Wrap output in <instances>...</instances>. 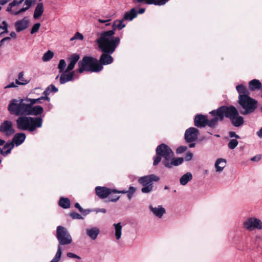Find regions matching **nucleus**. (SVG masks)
<instances>
[{
	"label": "nucleus",
	"mask_w": 262,
	"mask_h": 262,
	"mask_svg": "<svg viewBox=\"0 0 262 262\" xmlns=\"http://www.w3.org/2000/svg\"><path fill=\"white\" fill-rule=\"evenodd\" d=\"M113 31H104L99 34V37L96 40L99 50L103 53L99 59V64L106 65L113 61L111 56L120 42V37L112 38Z\"/></svg>",
	"instance_id": "nucleus-1"
},
{
	"label": "nucleus",
	"mask_w": 262,
	"mask_h": 262,
	"mask_svg": "<svg viewBox=\"0 0 262 262\" xmlns=\"http://www.w3.org/2000/svg\"><path fill=\"white\" fill-rule=\"evenodd\" d=\"M26 116H19L16 120V127L18 129L33 132L37 128L42 126V119L41 118Z\"/></svg>",
	"instance_id": "nucleus-2"
},
{
	"label": "nucleus",
	"mask_w": 262,
	"mask_h": 262,
	"mask_svg": "<svg viewBox=\"0 0 262 262\" xmlns=\"http://www.w3.org/2000/svg\"><path fill=\"white\" fill-rule=\"evenodd\" d=\"M56 236L59 242V245L56 253L50 262H58L61 256V246L69 245L72 242V237L70 233L65 227L61 226H58L57 227Z\"/></svg>",
	"instance_id": "nucleus-3"
},
{
	"label": "nucleus",
	"mask_w": 262,
	"mask_h": 262,
	"mask_svg": "<svg viewBox=\"0 0 262 262\" xmlns=\"http://www.w3.org/2000/svg\"><path fill=\"white\" fill-rule=\"evenodd\" d=\"M28 101L27 98H16L11 100L8 105V110L10 114L19 116L26 115Z\"/></svg>",
	"instance_id": "nucleus-4"
},
{
	"label": "nucleus",
	"mask_w": 262,
	"mask_h": 262,
	"mask_svg": "<svg viewBox=\"0 0 262 262\" xmlns=\"http://www.w3.org/2000/svg\"><path fill=\"white\" fill-rule=\"evenodd\" d=\"M238 109L243 115H248L253 113L257 107V101L250 97L241 96L238 99Z\"/></svg>",
	"instance_id": "nucleus-5"
},
{
	"label": "nucleus",
	"mask_w": 262,
	"mask_h": 262,
	"mask_svg": "<svg viewBox=\"0 0 262 262\" xmlns=\"http://www.w3.org/2000/svg\"><path fill=\"white\" fill-rule=\"evenodd\" d=\"M79 69L78 71L80 73L84 71L91 72H98L103 69V66L99 64L96 58L85 56L78 63Z\"/></svg>",
	"instance_id": "nucleus-6"
},
{
	"label": "nucleus",
	"mask_w": 262,
	"mask_h": 262,
	"mask_svg": "<svg viewBox=\"0 0 262 262\" xmlns=\"http://www.w3.org/2000/svg\"><path fill=\"white\" fill-rule=\"evenodd\" d=\"M95 191L97 195L100 199L106 198L112 193H117L123 194L127 193V197L128 199L130 200L136 191V188L133 186H129L128 190L118 191L116 189H111L105 187L97 186L95 188Z\"/></svg>",
	"instance_id": "nucleus-7"
},
{
	"label": "nucleus",
	"mask_w": 262,
	"mask_h": 262,
	"mask_svg": "<svg viewBox=\"0 0 262 262\" xmlns=\"http://www.w3.org/2000/svg\"><path fill=\"white\" fill-rule=\"evenodd\" d=\"M224 113L225 117L230 119L233 126L240 127L244 124V118L239 115L237 109L234 106H225Z\"/></svg>",
	"instance_id": "nucleus-8"
},
{
	"label": "nucleus",
	"mask_w": 262,
	"mask_h": 262,
	"mask_svg": "<svg viewBox=\"0 0 262 262\" xmlns=\"http://www.w3.org/2000/svg\"><path fill=\"white\" fill-rule=\"evenodd\" d=\"M157 156L154 158V165H157L161 160V158H164V161H169L172 159L174 153L171 148L165 144H161L156 148Z\"/></svg>",
	"instance_id": "nucleus-9"
},
{
	"label": "nucleus",
	"mask_w": 262,
	"mask_h": 262,
	"mask_svg": "<svg viewBox=\"0 0 262 262\" xmlns=\"http://www.w3.org/2000/svg\"><path fill=\"white\" fill-rule=\"evenodd\" d=\"M159 180V177L154 174L139 178L138 182L143 186L141 192L143 193L151 192L153 190V182H158Z\"/></svg>",
	"instance_id": "nucleus-10"
},
{
	"label": "nucleus",
	"mask_w": 262,
	"mask_h": 262,
	"mask_svg": "<svg viewBox=\"0 0 262 262\" xmlns=\"http://www.w3.org/2000/svg\"><path fill=\"white\" fill-rule=\"evenodd\" d=\"M224 109L225 106H222L216 110L211 111L209 113L213 117L210 120L207 119V125L212 128L215 127L217 124V122L224 119L225 117Z\"/></svg>",
	"instance_id": "nucleus-11"
},
{
	"label": "nucleus",
	"mask_w": 262,
	"mask_h": 262,
	"mask_svg": "<svg viewBox=\"0 0 262 262\" xmlns=\"http://www.w3.org/2000/svg\"><path fill=\"white\" fill-rule=\"evenodd\" d=\"M243 228L248 231L262 230V221L255 217H249L243 223Z\"/></svg>",
	"instance_id": "nucleus-12"
},
{
	"label": "nucleus",
	"mask_w": 262,
	"mask_h": 262,
	"mask_svg": "<svg viewBox=\"0 0 262 262\" xmlns=\"http://www.w3.org/2000/svg\"><path fill=\"white\" fill-rule=\"evenodd\" d=\"M15 130L13 126V122L9 120H5L0 125V132L6 136H9L14 134Z\"/></svg>",
	"instance_id": "nucleus-13"
},
{
	"label": "nucleus",
	"mask_w": 262,
	"mask_h": 262,
	"mask_svg": "<svg viewBox=\"0 0 262 262\" xmlns=\"http://www.w3.org/2000/svg\"><path fill=\"white\" fill-rule=\"evenodd\" d=\"M199 130L195 127H190L187 129L185 133V139L188 143L195 141L198 138Z\"/></svg>",
	"instance_id": "nucleus-14"
},
{
	"label": "nucleus",
	"mask_w": 262,
	"mask_h": 262,
	"mask_svg": "<svg viewBox=\"0 0 262 262\" xmlns=\"http://www.w3.org/2000/svg\"><path fill=\"white\" fill-rule=\"evenodd\" d=\"M148 208L152 214L158 219H161L163 215L166 213V210L162 205L154 206L150 205Z\"/></svg>",
	"instance_id": "nucleus-15"
},
{
	"label": "nucleus",
	"mask_w": 262,
	"mask_h": 262,
	"mask_svg": "<svg viewBox=\"0 0 262 262\" xmlns=\"http://www.w3.org/2000/svg\"><path fill=\"white\" fill-rule=\"evenodd\" d=\"M33 105V104H30V103H28V106L26 115L37 116L43 113V110L41 106L37 105L32 106Z\"/></svg>",
	"instance_id": "nucleus-16"
},
{
	"label": "nucleus",
	"mask_w": 262,
	"mask_h": 262,
	"mask_svg": "<svg viewBox=\"0 0 262 262\" xmlns=\"http://www.w3.org/2000/svg\"><path fill=\"white\" fill-rule=\"evenodd\" d=\"M75 72V71L66 72V70L64 72L61 74L59 79L60 83L63 84L68 81H73L74 79Z\"/></svg>",
	"instance_id": "nucleus-17"
},
{
	"label": "nucleus",
	"mask_w": 262,
	"mask_h": 262,
	"mask_svg": "<svg viewBox=\"0 0 262 262\" xmlns=\"http://www.w3.org/2000/svg\"><path fill=\"white\" fill-rule=\"evenodd\" d=\"M29 24V19L27 17H24L22 19L17 21L15 23V27L17 32H19L26 29Z\"/></svg>",
	"instance_id": "nucleus-18"
},
{
	"label": "nucleus",
	"mask_w": 262,
	"mask_h": 262,
	"mask_svg": "<svg viewBox=\"0 0 262 262\" xmlns=\"http://www.w3.org/2000/svg\"><path fill=\"white\" fill-rule=\"evenodd\" d=\"M207 118L206 116L199 114L197 115L194 119L195 126L199 127H203L207 125Z\"/></svg>",
	"instance_id": "nucleus-19"
},
{
	"label": "nucleus",
	"mask_w": 262,
	"mask_h": 262,
	"mask_svg": "<svg viewBox=\"0 0 262 262\" xmlns=\"http://www.w3.org/2000/svg\"><path fill=\"white\" fill-rule=\"evenodd\" d=\"M79 55L76 54H72L70 57H69L68 59V61H69V63L66 69V72L71 71L74 69L76 63L79 60Z\"/></svg>",
	"instance_id": "nucleus-20"
},
{
	"label": "nucleus",
	"mask_w": 262,
	"mask_h": 262,
	"mask_svg": "<svg viewBox=\"0 0 262 262\" xmlns=\"http://www.w3.org/2000/svg\"><path fill=\"white\" fill-rule=\"evenodd\" d=\"M124 21V20H123V18L122 19H116L114 21V22L112 24V29H113L107 31H113L114 34L112 36V38L119 37L118 36H116V37L114 36V35L115 33V31L117 29L118 30H121L126 26V24L123 23Z\"/></svg>",
	"instance_id": "nucleus-21"
},
{
	"label": "nucleus",
	"mask_w": 262,
	"mask_h": 262,
	"mask_svg": "<svg viewBox=\"0 0 262 262\" xmlns=\"http://www.w3.org/2000/svg\"><path fill=\"white\" fill-rule=\"evenodd\" d=\"M113 227L114 229L113 232L114 233L115 238L117 241H119L122 236V226L121 223L120 222L114 223L113 225Z\"/></svg>",
	"instance_id": "nucleus-22"
},
{
	"label": "nucleus",
	"mask_w": 262,
	"mask_h": 262,
	"mask_svg": "<svg viewBox=\"0 0 262 262\" xmlns=\"http://www.w3.org/2000/svg\"><path fill=\"white\" fill-rule=\"evenodd\" d=\"M227 161L223 158H218L214 164L215 171L217 172L220 173L223 171L224 168L226 167Z\"/></svg>",
	"instance_id": "nucleus-23"
},
{
	"label": "nucleus",
	"mask_w": 262,
	"mask_h": 262,
	"mask_svg": "<svg viewBox=\"0 0 262 262\" xmlns=\"http://www.w3.org/2000/svg\"><path fill=\"white\" fill-rule=\"evenodd\" d=\"M100 233V229L96 227L87 228L86 229V235L92 239L95 240L97 238Z\"/></svg>",
	"instance_id": "nucleus-24"
},
{
	"label": "nucleus",
	"mask_w": 262,
	"mask_h": 262,
	"mask_svg": "<svg viewBox=\"0 0 262 262\" xmlns=\"http://www.w3.org/2000/svg\"><path fill=\"white\" fill-rule=\"evenodd\" d=\"M26 138V136L25 133H16L13 137L12 142L14 143V144H15L16 146H17L21 144L24 142Z\"/></svg>",
	"instance_id": "nucleus-25"
},
{
	"label": "nucleus",
	"mask_w": 262,
	"mask_h": 262,
	"mask_svg": "<svg viewBox=\"0 0 262 262\" xmlns=\"http://www.w3.org/2000/svg\"><path fill=\"white\" fill-rule=\"evenodd\" d=\"M249 89L251 91H254L261 89L262 84L258 79H253L249 82Z\"/></svg>",
	"instance_id": "nucleus-26"
},
{
	"label": "nucleus",
	"mask_w": 262,
	"mask_h": 262,
	"mask_svg": "<svg viewBox=\"0 0 262 262\" xmlns=\"http://www.w3.org/2000/svg\"><path fill=\"white\" fill-rule=\"evenodd\" d=\"M33 3V2L31 1V0H25L23 7L17 11H13L12 12L13 15H18L27 11L31 7Z\"/></svg>",
	"instance_id": "nucleus-27"
},
{
	"label": "nucleus",
	"mask_w": 262,
	"mask_h": 262,
	"mask_svg": "<svg viewBox=\"0 0 262 262\" xmlns=\"http://www.w3.org/2000/svg\"><path fill=\"white\" fill-rule=\"evenodd\" d=\"M236 90L238 93V99L241 96H247L249 95V92L243 84H238L236 86Z\"/></svg>",
	"instance_id": "nucleus-28"
},
{
	"label": "nucleus",
	"mask_w": 262,
	"mask_h": 262,
	"mask_svg": "<svg viewBox=\"0 0 262 262\" xmlns=\"http://www.w3.org/2000/svg\"><path fill=\"white\" fill-rule=\"evenodd\" d=\"M184 161L183 158H177L174 159H172L170 163H169L168 161H163V164L164 166L167 168H171L172 165L174 166H178L181 164Z\"/></svg>",
	"instance_id": "nucleus-29"
},
{
	"label": "nucleus",
	"mask_w": 262,
	"mask_h": 262,
	"mask_svg": "<svg viewBox=\"0 0 262 262\" xmlns=\"http://www.w3.org/2000/svg\"><path fill=\"white\" fill-rule=\"evenodd\" d=\"M43 11L44 7L43 4L42 3H38L34 10L33 17L35 19L39 18L42 14Z\"/></svg>",
	"instance_id": "nucleus-30"
},
{
	"label": "nucleus",
	"mask_w": 262,
	"mask_h": 262,
	"mask_svg": "<svg viewBox=\"0 0 262 262\" xmlns=\"http://www.w3.org/2000/svg\"><path fill=\"white\" fill-rule=\"evenodd\" d=\"M137 16V12L135 8L132 9L129 12H126L123 16V20H132L134 18Z\"/></svg>",
	"instance_id": "nucleus-31"
},
{
	"label": "nucleus",
	"mask_w": 262,
	"mask_h": 262,
	"mask_svg": "<svg viewBox=\"0 0 262 262\" xmlns=\"http://www.w3.org/2000/svg\"><path fill=\"white\" fill-rule=\"evenodd\" d=\"M139 3L145 2L148 5L154 4L155 5L162 6L165 4L169 0H137Z\"/></svg>",
	"instance_id": "nucleus-32"
},
{
	"label": "nucleus",
	"mask_w": 262,
	"mask_h": 262,
	"mask_svg": "<svg viewBox=\"0 0 262 262\" xmlns=\"http://www.w3.org/2000/svg\"><path fill=\"white\" fill-rule=\"evenodd\" d=\"M192 179L191 173L188 172L183 175L180 179V183L182 185H186L189 181Z\"/></svg>",
	"instance_id": "nucleus-33"
},
{
	"label": "nucleus",
	"mask_w": 262,
	"mask_h": 262,
	"mask_svg": "<svg viewBox=\"0 0 262 262\" xmlns=\"http://www.w3.org/2000/svg\"><path fill=\"white\" fill-rule=\"evenodd\" d=\"M29 81V80L26 79L24 78V72H21L18 74V79H16L15 83L16 84L19 85H24L28 84Z\"/></svg>",
	"instance_id": "nucleus-34"
},
{
	"label": "nucleus",
	"mask_w": 262,
	"mask_h": 262,
	"mask_svg": "<svg viewBox=\"0 0 262 262\" xmlns=\"http://www.w3.org/2000/svg\"><path fill=\"white\" fill-rule=\"evenodd\" d=\"M28 103L30 104H34L35 103H41L42 100L47 101L48 102H50V99L48 96H41L37 99H31L27 98Z\"/></svg>",
	"instance_id": "nucleus-35"
},
{
	"label": "nucleus",
	"mask_w": 262,
	"mask_h": 262,
	"mask_svg": "<svg viewBox=\"0 0 262 262\" xmlns=\"http://www.w3.org/2000/svg\"><path fill=\"white\" fill-rule=\"evenodd\" d=\"M58 204L64 209H68L70 207V200L67 198H61L59 201Z\"/></svg>",
	"instance_id": "nucleus-36"
},
{
	"label": "nucleus",
	"mask_w": 262,
	"mask_h": 262,
	"mask_svg": "<svg viewBox=\"0 0 262 262\" xmlns=\"http://www.w3.org/2000/svg\"><path fill=\"white\" fill-rule=\"evenodd\" d=\"M53 56L54 53L49 50L43 54L42 59L43 61H48L53 58Z\"/></svg>",
	"instance_id": "nucleus-37"
},
{
	"label": "nucleus",
	"mask_w": 262,
	"mask_h": 262,
	"mask_svg": "<svg viewBox=\"0 0 262 262\" xmlns=\"http://www.w3.org/2000/svg\"><path fill=\"white\" fill-rule=\"evenodd\" d=\"M3 26H0V36L3 34L8 33V24L6 21L2 22Z\"/></svg>",
	"instance_id": "nucleus-38"
},
{
	"label": "nucleus",
	"mask_w": 262,
	"mask_h": 262,
	"mask_svg": "<svg viewBox=\"0 0 262 262\" xmlns=\"http://www.w3.org/2000/svg\"><path fill=\"white\" fill-rule=\"evenodd\" d=\"M66 66V63L64 59H60L59 60L58 65V69L59 70V73H62V72H64V69Z\"/></svg>",
	"instance_id": "nucleus-39"
},
{
	"label": "nucleus",
	"mask_w": 262,
	"mask_h": 262,
	"mask_svg": "<svg viewBox=\"0 0 262 262\" xmlns=\"http://www.w3.org/2000/svg\"><path fill=\"white\" fill-rule=\"evenodd\" d=\"M238 144V141L236 139H233L229 141L228 147L230 149H233L237 146Z\"/></svg>",
	"instance_id": "nucleus-40"
},
{
	"label": "nucleus",
	"mask_w": 262,
	"mask_h": 262,
	"mask_svg": "<svg viewBox=\"0 0 262 262\" xmlns=\"http://www.w3.org/2000/svg\"><path fill=\"white\" fill-rule=\"evenodd\" d=\"M75 39H79V40H83V35L79 33V32H77L74 35L73 37H72L70 39L71 41H73Z\"/></svg>",
	"instance_id": "nucleus-41"
},
{
	"label": "nucleus",
	"mask_w": 262,
	"mask_h": 262,
	"mask_svg": "<svg viewBox=\"0 0 262 262\" xmlns=\"http://www.w3.org/2000/svg\"><path fill=\"white\" fill-rule=\"evenodd\" d=\"M14 146V143L12 141H9L6 143L3 147L4 149H10L11 150Z\"/></svg>",
	"instance_id": "nucleus-42"
},
{
	"label": "nucleus",
	"mask_w": 262,
	"mask_h": 262,
	"mask_svg": "<svg viewBox=\"0 0 262 262\" xmlns=\"http://www.w3.org/2000/svg\"><path fill=\"white\" fill-rule=\"evenodd\" d=\"M40 26V24L39 23L34 24L31 29V33L32 34L37 32L39 30Z\"/></svg>",
	"instance_id": "nucleus-43"
},
{
	"label": "nucleus",
	"mask_w": 262,
	"mask_h": 262,
	"mask_svg": "<svg viewBox=\"0 0 262 262\" xmlns=\"http://www.w3.org/2000/svg\"><path fill=\"white\" fill-rule=\"evenodd\" d=\"M187 149V147L186 146H180L176 150V153L180 154L185 151Z\"/></svg>",
	"instance_id": "nucleus-44"
},
{
	"label": "nucleus",
	"mask_w": 262,
	"mask_h": 262,
	"mask_svg": "<svg viewBox=\"0 0 262 262\" xmlns=\"http://www.w3.org/2000/svg\"><path fill=\"white\" fill-rule=\"evenodd\" d=\"M70 216L73 219H83V217L80 214L74 212L70 213Z\"/></svg>",
	"instance_id": "nucleus-45"
},
{
	"label": "nucleus",
	"mask_w": 262,
	"mask_h": 262,
	"mask_svg": "<svg viewBox=\"0 0 262 262\" xmlns=\"http://www.w3.org/2000/svg\"><path fill=\"white\" fill-rule=\"evenodd\" d=\"M67 255L69 258H77L78 259H81V257L80 256L72 252L67 253Z\"/></svg>",
	"instance_id": "nucleus-46"
},
{
	"label": "nucleus",
	"mask_w": 262,
	"mask_h": 262,
	"mask_svg": "<svg viewBox=\"0 0 262 262\" xmlns=\"http://www.w3.org/2000/svg\"><path fill=\"white\" fill-rule=\"evenodd\" d=\"M17 84H16L15 82H12L10 83L9 84L7 85L4 87V89H10V88H17L18 87Z\"/></svg>",
	"instance_id": "nucleus-47"
},
{
	"label": "nucleus",
	"mask_w": 262,
	"mask_h": 262,
	"mask_svg": "<svg viewBox=\"0 0 262 262\" xmlns=\"http://www.w3.org/2000/svg\"><path fill=\"white\" fill-rule=\"evenodd\" d=\"M24 0H14L13 2L10 3L11 5L13 7L18 6Z\"/></svg>",
	"instance_id": "nucleus-48"
},
{
	"label": "nucleus",
	"mask_w": 262,
	"mask_h": 262,
	"mask_svg": "<svg viewBox=\"0 0 262 262\" xmlns=\"http://www.w3.org/2000/svg\"><path fill=\"white\" fill-rule=\"evenodd\" d=\"M260 155H257L251 158V161L253 162H258L261 159Z\"/></svg>",
	"instance_id": "nucleus-49"
},
{
	"label": "nucleus",
	"mask_w": 262,
	"mask_h": 262,
	"mask_svg": "<svg viewBox=\"0 0 262 262\" xmlns=\"http://www.w3.org/2000/svg\"><path fill=\"white\" fill-rule=\"evenodd\" d=\"M229 136L231 138H235L236 139H240V137L237 135L234 132H230L229 133Z\"/></svg>",
	"instance_id": "nucleus-50"
},
{
	"label": "nucleus",
	"mask_w": 262,
	"mask_h": 262,
	"mask_svg": "<svg viewBox=\"0 0 262 262\" xmlns=\"http://www.w3.org/2000/svg\"><path fill=\"white\" fill-rule=\"evenodd\" d=\"M51 92L50 87H47L43 92L42 95H44L43 96H48Z\"/></svg>",
	"instance_id": "nucleus-51"
},
{
	"label": "nucleus",
	"mask_w": 262,
	"mask_h": 262,
	"mask_svg": "<svg viewBox=\"0 0 262 262\" xmlns=\"http://www.w3.org/2000/svg\"><path fill=\"white\" fill-rule=\"evenodd\" d=\"M119 198H120L119 196H110L108 198V200L111 202H115L117 201Z\"/></svg>",
	"instance_id": "nucleus-52"
},
{
	"label": "nucleus",
	"mask_w": 262,
	"mask_h": 262,
	"mask_svg": "<svg viewBox=\"0 0 262 262\" xmlns=\"http://www.w3.org/2000/svg\"><path fill=\"white\" fill-rule=\"evenodd\" d=\"M48 87H50L51 92L56 93L58 92V89L56 88L55 86L53 84H51Z\"/></svg>",
	"instance_id": "nucleus-53"
},
{
	"label": "nucleus",
	"mask_w": 262,
	"mask_h": 262,
	"mask_svg": "<svg viewBox=\"0 0 262 262\" xmlns=\"http://www.w3.org/2000/svg\"><path fill=\"white\" fill-rule=\"evenodd\" d=\"M193 156V154L191 152H187L185 156L186 161H190Z\"/></svg>",
	"instance_id": "nucleus-54"
},
{
	"label": "nucleus",
	"mask_w": 262,
	"mask_h": 262,
	"mask_svg": "<svg viewBox=\"0 0 262 262\" xmlns=\"http://www.w3.org/2000/svg\"><path fill=\"white\" fill-rule=\"evenodd\" d=\"M11 150H10V149H6V150H5V151H4L3 150H1V155H2L4 157H6L8 155H9L11 152Z\"/></svg>",
	"instance_id": "nucleus-55"
},
{
	"label": "nucleus",
	"mask_w": 262,
	"mask_h": 262,
	"mask_svg": "<svg viewBox=\"0 0 262 262\" xmlns=\"http://www.w3.org/2000/svg\"><path fill=\"white\" fill-rule=\"evenodd\" d=\"M13 7L12 5H11V4H10H10H9V5H8V6L7 8L6 11H7V12H10L11 14H13L12 12H13V11H15L14 10H12V8H13Z\"/></svg>",
	"instance_id": "nucleus-56"
},
{
	"label": "nucleus",
	"mask_w": 262,
	"mask_h": 262,
	"mask_svg": "<svg viewBox=\"0 0 262 262\" xmlns=\"http://www.w3.org/2000/svg\"><path fill=\"white\" fill-rule=\"evenodd\" d=\"M80 212L83 215H85L88 214L90 212V210L89 209H84L82 208V210Z\"/></svg>",
	"instance_id": "nucleus-57"
},
{
	"label": "nucleus",
	"mask_w": 262,
	"mask_h": 262,
	"mask_svg": "<svg viewBox=\"0 0 262 262\" xmlns=\"http://www.w3.org/2000/svg\"><path fill=\"white\" fill-rule=\"evenodd\" d=\"M110 21V19H106V20H104V19H98V21L100 23H106L105 24V25L106 26L110 25V23H108V22Z\"/></svg>",
	"instance_id": "nucleus-58"
},
{
	"label": "nucleus",
	"mask_w": 262,
	"mask_h": 262,
	"mask_svg": "<svg viewBox=\"0 0 262 262\" xmlns=\"http://www.w3.org/2000/svg\"><path fill=\"white\" fill-rule=\"evenodd\" d=\"M256 135L259 138H262V128L257 132Z\"/></svg>",
	"instance_id": "nucleus-59"
},
{
	"label": "nucleus",
	"mask_w": 262,
	"mask_h": 262,
	"mask_svg": "<svg viewBox=\"0 0 262 262\" xmlns=\"http://www.w3.org/2000/svg\"><path fill=\"white\" fill-rule=\"evenodd\" d=\"M75 207L76 208H77L79 211L82 210V207L80 206V204L78 203H75Z\"/></svg>",
	"instance_id": "nucleus-60"
},
{
	"label": "nucleus",
	"mask_w": 262,
	"mask_h": 262,
	"mask_svg": "<svg viewBox=\"0 0 262 262\" xmlns=\"http://www.w3.org/2000/svg\"><path fill=\"white\" fill-rule=\"evenodd\" d=\"M97 212H102V213H105L106 212V210L104 208H101V209H98L97 211H96Z\"/></svg>",
	"instance_id": "nucleus-61"
},
{
	"label": "nucleus",
	"mask_w": 262,
	"mask_h": 262,
	"mask_svg": "<svg viewBox=\"0 0 262 262\" xmlns=\"http://www.w3.org/2000/svg\"><path fill=\"white\" fill-rule=\"evenodd\" d=\"M8 1L9 0H0V4L2 5H4L7 3Z\"/></svg>",
	"instance_id": "nucleus-62"
},
{
	"label": "nucleus",
	"mask_w": 262,
	"mask_h": 262,
	"mask_svg": "<svg viewBox=\"0 0 262 262\" xmlns=\"http://www.w3.org/2000/svg\"><path fill=\"white\" fill-rule=\"evenodd\" d=\"M145 11V9L144 8H140L138 12H137V13H139V14H142Z\"/></svg>",
	"instance_id": "nucleus-63"
},
{
	"label": "nucleus",
	"mask_w": 262,
	"mask_h": 262,
	"mask_svg": "<svg viewBox=\"0 0 262 262\" xmlns=\"http://www.w3.org/2000/svg\"><path fill=\"white\" fill-rule=\"evenodd\" d=\"M10 35L11 37L15 38L16 37V34L14 32H11L10 34Z\"/></svg>",
	"instance_id": "nucleus-64"
}]
</instances>
